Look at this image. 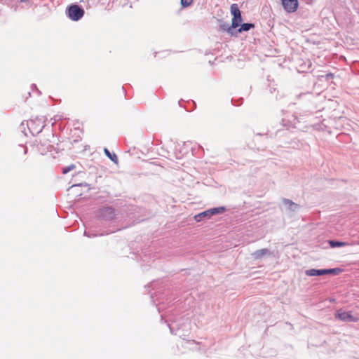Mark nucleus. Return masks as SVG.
Wrapping results in <instances>:
<instances>
[{
  "label": "nucleus",
  "instance_id": "f257e3e1",
  "mask_svg": "<svg viewBox=\"0 0 359 359\" xmlns=\"http://www.w3.org/2000/svg\"><path fill=\"white\" fill-rule=\"evenodd\" d=\"M45 119L43 117H34L30 119L22 122V126H26L27 127L28 133L24 129V133L26 136L29 133L32 135L39 134L44 127Z\"/></svg>",
  "mask_w": 359,
  "mask_h": 359
},
{
  "label": "nucleus",
  "instance_id": "f03ea898",
  "mask_svg": "<svg viewBox=\"0 0 359 359\" xmlns=\"http://www.w3.org/2000/svg\"><path fill=\"white\" fill-rule=\"evenodd\" d=\"M230 10L231 13L233 15V18L231 20V27L236 28L240 25L241 22H242L241 11L236 4H233L231 6Z\"/></svg>",
  "mask_w": 359,
  "mask_h": 359
},
{
  "label": "nucleus",
  "instance_id": "7ed1b4c3",
  "mask_svg": "<svg viewBox=\"0 0 359 359\" xmlns=\"http://www.w3.org/2000/svg\"><path fill=\"white\" fill-rule=\"evenodd\" d=\"M335 318L344 322H357L358 318L351 314L349 311H346L342 309L337 311L334 314Z\"/></svg>",
  "mask_w": 359,
  "mask_h": 359
},
{
  "label": "nucleus",
  "instance_id": "20e7f679",
  "mask_svg": "<svg viewBox=\"0 0 359 359\" xmlns=\"http://www.w3.org/2000/svg\"><path fill=\"white\" fill-rule=\"evenodd\" d=\"M84 15V10L77 5H72L68 8V16L74 20L77 21Z\"/></svg>",
  "mask_w": 359,
  "mask_h": 359
},
{
  "label": "nucleus",
  "instance_id": "39448f33",
  "mask_svg": "<svg viewBox=\"0 0 359 359\" xmlns=\"http://www.w3.org/2000/svg\"><path fill=\"white\" fill-rule=\"evenodd\" d=\"M339 269H309L306 271V274L309 276H323L326 274H336Z\"/></svg>",
  "mask_w": 359,
  "mask_h": 359
},
{
  "label": "nucleus",
  "instance_id": "423d86ee",
  "mask_svg": "<svg viewBox=\"0 0 359 359\" xmlns=\"http://www.w3.org/2000/svg\"><path fill=\"white\" fill-rule=\"evenodd\" d=\"M281 2L287 13H294L299 6L298 0H281Z\"/></svg>",
  "mask_w": 359,
  "mask_h": 359
},
{
  "label": "nucleus",
  "instance_id": "0eeeda50",
  "mask_svg": "<svg viewBox=\"0 0 359 359\" xmlns=\"http://www.w3.org/2000/svg\"><path fill=\"white\" fill-rule=\"evenodd\" d=\"M224 210V208H223V207L215 208H212V209H210V210H208L201 212V215L203 217V218L206 217H210L212 215L218 214V213H221Z\"/></svg>",
  "mask_w": 359,
  "mask_h": 359
},
{
  "label": "nucleus",
  "instance_id": "6e6552de",
  "mask_svg": "<svg viewBox=\"0 0 359 359\" xmlns=\"http://www.w3.org/2000/svg\"><path fill=\"white\" fill-rule=\"evenodd\" d=\"M267 254H269V250L267 249L264 248V249H260V250L255 251L253 253V256L256 259H261L262 257L266 255Z\"/></svg>",
  "mask_w": 359,
  "mask_h": 359
},
{
  "label": "nucleus",
  "instance_id": "1a4fd4ad",
  "mask_svg": "<svg viewBox=\"0 0 359 359\" xmlns=\"http://www.w3.org/2000/svg\"><path fill=\"white\" fill-rule=\"evenodd\" d=\"M104 154H106V156L111 161H113L114 163L116 164H118V157L115 154H111L110 153V151L107 149L105 148L104 149Z\"/></svg>",
  "mask_w": 359,
  "mask_h": 359
},
{
  "label": "nucleus",
  "instance_id": "9d476101",
  "mask_svg": "<svg viewBox=\"0 0 359 359\" xmlns=\"http://www.w3.org/2000/svg\"><path fill=\"white\" fill-rule=\"evenodd\" d=\"M329 244L332 248L343 247L348 245V243L345 242H339L335 241H330Z\"/></svg>",
  "mask_w": 359,
  "mask_h": 359
},
{
  "label": "nucleus",
  "instance_id": "9b49d317",
  "mask_svg": "<svg viewBox=\"0 0 359 359\" xmlns=\"http://www.w3.org/2000/svg\"><path fill=\"white\" fill-rule=\"evenodd\" d=\"M255 25L251 23H244L241 25V27L238 29L239 32H242L244 31H248L250 29L254 27Z\"/></svg>",
  "mask_w": 359,
  "mask_h": 359
},
{
  "label": "nucleus",
  "instance_id": "f8f14e48",
  "mask_svg": "<svg viewBox=\"0 0 359 359\" xmlns=\"http://www.w3.org/2000/svg\"><path fill=\"white\" fill-rule=\"evenodd\" d=\"M193 2V0H181V4L183 7L189 6Z\"/></svg>",
  "mask_w": 359,
  "mask_h": 359
},
{
  "label": "nucleus",
  "instance_id": "ddd939ff",
  "mask_svg": "<svg viewBox=\"0 0 359 359\" xmlns=\"http://www.w3.org/2000/svg\"><path fill=\"white\" fill-rule=\"evenodd\" d=\"M74 168H75V165H71L69 167H67V168H64L62 172H63V174H66L69 171H70V170H73Z\"/></svg>",
  "mask_w": 359,
  "mask_h": 359
},
{
  "label": "nucleus",
  "instance_id": "4468645a",
  "mask_svg": "<svg viewBox=\"0 0 359 359\" xmlns=\"http://www.w3.org/2000/svg\"><path fill=\"white\" fill-rule=\"evenodd\" d=\"M194 218H195V220H196V222H201V219H202V218H203V217L201 215V213H200V214L196 215L194 217Z\"/></svg>",
  "mask_w": 359,
  "mask_h": 359
},
{
  "label": "nucleus",
  "instance_id": "2eb2a0df",
  "mask_svg": "<svg viewBox=\"0 0 359 359\" xmlns=\"http://www.w3.org/2000/svg\"><path fill=\"white\" fill-rule=\"evenodd\" d=\"M285 203L290 205H295V204L290 200H285Z\"/></svg>",
  "mask_w": 359,
  "mask_h": 359
},
{
  "label": "nucleus",
  "instance_id": "dca6fc26",
  "mask_svg": "<svg viewBox=\"0 0 359 359\" xmlns=\"http://www.w3.org/2000/svg\"><path fill=\"white\" fill-rule=\"evenodd\" d=\"M326 77H327V79H329V78H333V77H334V74H327L326 75Z\"/></svg>",
  "mask_w": 359,
  "mask_h": 359
},
{
  "label": "nucleus",
  "instance_id": "f3484780",
  "mask_svg": "<svg viewBox=\"0 0 359 359\" xmlns=\"http://www.w3.org/2000/svg\"><path fill=\"white\" fill-rule=\"evenodd\" d=\"M223 29H224V30H226V32H230V30H231V27H225L224 26H223Z\"/></svg>",
  "mask_w": 359,
  "mask_h": 359
}]
</instances>
